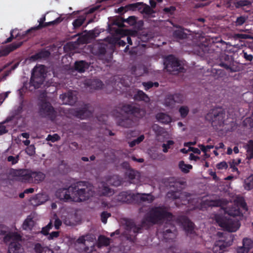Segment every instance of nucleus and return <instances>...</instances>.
Masks as SVG:
<instances>
[{"label":"nucleus","mask_w":253,"mask_h":253,"mask_svg":"<svg viewBox=\"0 0 253 253\" xmlns=\"http://www.w3.org/2000/svg\"><path fill=\"white\" fill-rule=\"evenodd\" d=\"M178 167L181 170L185 173H188L189 170L193 168L192 165L185 164L183 161H181L179 162Z\"/></svg>","instance_id":"34"},{"label":"nucleus","mask_w":253,"mask_h":253,"mask_svg":"<svg viewBox=\"0 0 253 253\" xmlns=\"http://www.w3.org/2000/svg\"><path fill=\"white\" fill-rule=\"evenodd\" d=\"M111 215V213L109 212H108L106 211H103L100 215L101 216V221L104 223L106 224L107 222V219L109 217H110Z\"/></svg>","instance_id":"49"},{"label":"nucleus","mask_w":253,"mask_h":253,"mask_svg":"<svg viewBox=\"0 0 253 253\" xmlns=\"http://www.w3.org/2000/svg\"><path fill=\"white\" fill-rule=\"evenodd\" d=\"M39 115L53 121L56 117V112L51 104L46 100H42L38 104Z\"/></svg>","instance_id":"6"},{"label":"nucleus","mask_w":253,"mask_h":253,"mask_svg":"<svg viewBox=\"0 0 253 253\" xmlns=\"http://www.w3.org/2000/svg\"><path fill=\"white\" fill-rule=\"evenodd\" d=\"M176 222L182 226L187 234H192L194 231V223L185 215H179L176 219Z\"/></svg>","instance_id":"13"},{"label":"nucleus","mask_w":253,"mask_h":253,"mask_svg":"<svg viewBox=\"0 0 253 253\" xmlns=\"http://www.w3.org/2000/svg\"><path fill=\"white\" fill-rule=\"evenodd\" d=\"M85 18L84 16H80L73 22V25L74 29H77L81 27L85 21Z\"/></svg>","instance_id":"42"},{"label":"nucleus","mask_w":253,"mask_h":253,"mask_svg":"<svg viewBox=\"0 0 253 253\" xmlns=\"http://www.w3.org/2000/svg\"><path fill=\"white\" fill-rule=\"evenodd\" d=\"M99 192L101 195L105 196H110L113 194V191L105 183H103L101 188H100Z\"/></svg>","instance_id":"30"},{"label":"nucleus","mask_w":253,"mask_h":253,"mask_svg":"<svg viewBox=\"0 0 253 253\" xmlns=\"http://www.w3.org/2000/svg\"><path fill=\"white\" fill-rule=\"evenodd\" d=\"M145 219L149 222L153 224H157L163 220H167L168 222L166 224H169L170 228L167 229V226L165 227L163 235L164 238L167 241L173 240L175 237L176 231L175 226L171 223L173 220L174 216L172 213L168 211L167 208L164 206H155L151 208L145 216Z\"/></svg>","instance_id":"1"},{"label":"nucleus","mask_w":253,"mask_h":253,"mask_svg":"<svg viewBox=\"0 0 253 253\" xmlns=\"http://www.w3.org/2000/svg\"><path fill=\"white\" fill-rule=\"evenodd\" d=\"M23 102H21L19 106L17 107V109L15 110V114L17 115H20V114L22 113V112H23Z\"/></svg>","instance_id":"64"},{"label":"nucleus","mask_w":253,"mask_h":253,"mask_svg":"<svg viewBox=\"0 0 253 253\" xmlns=\"http://www.w3.org/2000/svg\"><path fill=\"white\" fill-rule=\"evenodd\" d=\"M19 156L18 155L16 157L13 156H9L7 157V161L11 162L12 165H15L18 163L19 161Z\"/></svg>","instance_id":"57"},{"label":"nucleus","mask_w":253,"mask_h":253,"mask_svg":"<svg viewBox=\"0 0 253 253\" xmlns=\"http://www.w3.org/2000/svg\"><path fill=\"white\" fill-rule=\"evenodd\" d=\"M115 32L117 34H122V33L126 32V36H129L130 37L135 38L138 35V32L137 31L135 30H127L126 31H124V30L117 28L116 30H115Z\"/></svg>","instance_id":"36"},{"label":"nucleus","mask_w":253,"mask_h":253,"mask_svg":"<svg viewBox=\"0 0 253 253\" xmlns=\"http://www.w3.org/2000/svg\"><path fill=\"white\" fill-rule=\"evenodd\" d=\"M126 175L131 180H134L138 176V172L133 169H129L126 173Z\"/></svg>","instance_id":"39"},{"label":"nucleus","mask_w":253,"mask_h":253,"mask_svg":"<svg viewBox=\"0 0 253 253\" xmlns=\"http://www.w3.org/2000/svg\"><path fill=\"white\" fill-rule=\"evenodd\" d=\"M22 44V42H13L7 45L5 48L0 49V57L7 56L10 52L20 47Z\"/></svg>","instance_id":"19"},{"label":"nucleus","mask_w":253,"mask_h":253,"mask_svg":"<svg viewBox=\"0 0 253 253\" xmlns=\"http://www.w3.org/2000/svg\"><path fill=\"white\" fill-rule=\"evenodd\" d=\"M89 65L85 61L81 60L76 61L75 63V69L80 73L84 72L89 68Z\"/></svg>","instance_id":"24"},{"label":"nucleus","mask_w":253,"mask_h":253,"mask_svg":"<svg viewBox=\"0 0 253 253\" xmlns=\"http://www.w3.org/2000/svg\"><path fill=\"white\" fill-rule=\"evenodd\" d=\"M126 229L130 232L132 231L135 236L137 233L141 232L142 226L141 225L137 226L133 221L129 220L126 221Z\"/></svg>","instance_id":"21"},{"label":"nucleus","mask_w":253,"mask_h":253,"mask_svg":"<svg viewBox=\"0 0 253 253\" xmlns=\"http://www.w3.org/2000/svg\"><path fill=\"white\" fill-rule=\"evenodd\" d=\"M171 95L173 97V99L174 100L175 103H181L183 101V97L181 94L176 93Z\"/></svg>","instance_id":"52"},{"label":"nucleus","mask_w":253,"mask_h":253,"mask_svg":"<svg viewBox=\"0 0 253 253\" xmlns=\"http://www.w3.org/2000/svg\"><path fill=\"white\" fill-rule=\"evenodd\" d=\"M237 207H240L242 208L245 211H248V207L247 205V203H246L245 200L243 198H239L236 200Z\"/></svg>","instance_id":"45"},{"label":"nucleus","mask_w":253,"mask_h":253,"mask_svg":"<svg viewBox=\"0 0 253 253\" xmlns=\"http://www.w3.org/2000/svg\"><path fill=\"white\" fill-rule=\"evenodd\" d=\"M142 7L141 12L149 16L153 17V14L155 13V11L149 5L143 4V3L141 6Z\"/></svg>","instance_id":"33"},{"label":"nucleus","mask_w":253,"mask_h":253,"mask_svg":"<svg viewBox=\"0 0 253 253\" xmlns=\"http://www.w3.org/2000/svg\"><path fill=\"white\" fill-rule=\"evenodd\" d=\"M165 69L168 72L172 74H175L179 72H182L184 69L181 66L179 60L173 55H169L166 58L165 62Z\"/></svg>","instance_id":"11"},{"label":"nucleus","mask_w":253,"mask_h":253,"mask_svg":"<svg viewBox=\"0 0 253 253\" xmlns=\"http://www.w3.org/2000/svg\"><path fill=\"white\" fill-rule=\"evenodd\" d=\"M73 186H69L68 188H60L57 190L55 195L57 198L64 202L69 200L72 201Z\"/></svg>","instance_id":"14"},{"label":"nucleus","mask_w":253,"mask_h":253,"mask_svg":"<svg viewBox=\"0 0 253 253\" xmlns=\"http://www.w3.org/2000/svg\"><path fill=\"white\" fill-rule=\"evenodd\" d=\"M124 21L128 23L129 25L133 26L136 24V18L134 16L128 17L127 19H124Z\"/></svg>","instance_id":"51"},{"label":"nucleus","mask_w":253,"mask_h":253,"mask_svg":"<svg viewBox=\"0 0 253 253\" xmlns=\"http://www.w3.org/2000/svg\"><path fill=\"white\" fill-rule=\"evenodd\" d=\"M60 139V137L57 133H55L53 135L48 134L46 138L47 140L50 141L52 142H55L56 141L59 140Z\"/></svg>","instance_id":"50"},{"label":"nucleus","mask_w":253,"mask_h":253,"mask_svg":"<svg viewBox=\"0 0 253 253\" xmlns=\"http://www.w3.org/2000/svg\"><path fill=\"white\" fill-rule=\"evenodd\" d=\"M244 187L247 190H250L253 188V174H251L245 179Z\"/></svg>","instance_id":"37"},{"label":"nucleus","mask_w":253,"mask_h":253,"mask_svg":"<svg viewBox=\"0 0 253 253\" xmlns=\"http://www.w3.org/2000/svg\"><path fill=\"white\" fill-rule=\"evenodd\" d=\"M155 200V197L151 193L135 194V203L139 202H146L148 204L152 203Z\"/></svg>","instance_id":"17"},{"label":"nucleus","mask_w":253,"mask_h":253,"mask_svg":"<svg viewBox=\"0 0 253 253\" xmlns=\"http://www.w3.org/2000/svg\"><path fill=\"white\" fill-rule=\"evenodd\" d=\"M133 98L135 101H143L146 103L150 101V98L147 94L142 90L137 89L134 93Z\"/></svg>","instance_id":"23"},{"label":"nucleus","mask_w":253,"mask_h":253,"mask_svg":"<svg viewBox=\"0 0 253 253\" xmlns=\"http://www.w3.org/2000/svg\"><path fill=\"white\" fill-rule=\"evenodd\" d=\"M246 20L245 17L241 16L238 17L235 21L236 26H241L242 25Z\"/></svg>","instance_id":"58"},{"label":"nucleus","mask_w":253,"mask_h":253,"mask_svg":"<svg viewBox=\"0 0 253 253\" xmlns=\"http://www.w3.org/2000/svg\"><path fill=\"white\" fill-rule=\"evenodd\" d=\"M32 180L34 179L35 182L39 183L42 181L45 177V174L40 171H32Z\"/></svg>","instance_id":"28"},{"label":"nucleus","mask_w":253,"mask_h":253,"mask_svg":"<svg viewBox=\"0 0 253 253\" xmlns=\"http://www.w3.org/2000/svg\"><path fill=\"white\" fill-rule=\"evenodd\" d=\"M199 147L204 153H206L208 151V150L213 148L214 146L213 145H207L206 146H205L204 145H201L199 146Z\"/></svg>","instance_id":"62"},{"label":"nucleus","mask_w":253,"mask_h":253,"mask_svg":"<svg viewBox=\"0 0 253 253\" xmlns=\"http://www.w3.org/2000/svg\"><path fill=\"white\" fill-rule=\"evenodd\" d=\"M124 19L122 18L116 19L113 21V25L118 26V28H123L125 27L124 23L125 22Z\"/></svg>","instance_id":"53"},{"label":"nucleus","mask_w":253,"mask_h":253,"mask_svg":"<svg viewBox=\"0 0 253 253\" xmlns=\"http://www.w3.org/2000/svg\"><path fill=\"white\" fill-rule=\"evenodd\" d=\"M121 110L129 116L119 119L118 124L126 128L133 126L136 121L144 117L146 113L144 108L134 103L124 104L122 106Z\"/></svg>","instance_id":"2"},{"label":"nucleus","mask_w":253,"mask_h":253,"mask_svg":"<svg viewBox=\"0 0 253 253\" xmlns=\"http://www.w3.org/2000/svg\"><path fill=\"white\" fill-rule=\"evenodd\" d=\"M110 239L103 235H100L98 239V246L101 247L102 246L107 247L110 245Z\"/></svg>","instance_id":"32"},{"label":"nucleus","mask_w":253,"mask_h":253,"mask_svg":"<svg viewBox=\"0 0 253 253\" xmlns=\"http://www.w3.org/2000/svg\"><path fill=\"white\" fill-rule=\"evenodd\" d=\"M233 38L235 40H241V39H250L251 38V35L248 34H234L233 35Z\"/></svg>","instance_id":"47"},{"label":"nucleus","mask_w":253,"mask_h":253,"mask_svg":"<svg viewBox=\"0 0 253 253\" xmlns=\"http://www.w3.org/2000/svg\"><path fill=\"white\" fill-rule=\"evenodd\" d=\"M232 240L227 242L223 240H218L215 242L212 248L213 252L214 253H223L227 247L232 245Z\"/></svg>","instance_id":"16"},{"label":"nucleus","mask_w":253,"mask_h":253,"mask_svg":"<svg viewBox=\"0 0 253 253\" xmlns=\"http://www.w3.org/2000/svg\"><path fill=\"white\" fill-rule=\"evenodd\" d=\"M34 221L31 217H28L24 221L22 227L24 230H31L34 226Z\"/></svg>","instance_id":"31"},{"label":"nucleus","mask_w":253,"mask_h":253,"mask_svg":"<svg viewBox=\"0 0 253 253\" xmlns=\"http://www.w3.org/2000/svg\"><path fill=\"white\" fill-rule=\"evenodd\" d=\"M44 247H42L40 243H37L35 245L34 250L37 253H43Z\"/></svg>","instance_id":"59"},{"label":"nucleus","mask_w":253,"mask_h":253,"mask_svg":"<svg viewBox=\"0 0 253 253\" xmlns=\"http://www.w3.org/2000/svg\"><path fill=\"white\" fill-rule=\"evenodd\" d=\"M179 112L180 114V116L182 118H185L189 112V108L186 106H182L179 108Z\"/></svg>","instance_id":"44"},{"label":"nucleus","mask_w":253,"mask_h":253,"mask_svg":"<svg viewBox=\"0 0 253 253\" xmlns=\"http://www.w3.org/2000/svg\"><path fill=\"white\" fill-rule=\"evenodd\" d=\"M63 20V18L61 17H57L56 19L54 20H53L52 21L45 22V15H43L38 20V22L39 23V24L37 26H35L34 27H32L31 28L28 29V30L24 32L22 35L21 36V39H24L26 37H27L28 38H31L35 35L33 33L36 31L41 30L42 28L53 26V25H56L60 23H61Z\"/></svg>","instance_id":"4"},{"label":"nucleus","mask_w":253,"mask_h":253,"mask_svg":"<svg viewBox=\"0 0 253 253\" xmlns=\"http://www.w3.org/2000/svg\"><path fill=\"white\" fill-rule=\"evenodd\" d=\"M164 104L167 107H173L175 105L173 97L171 94L167 95L165 99Z\"/></svg>","instance_id":"38"},{"label":"nucleus","mask_w":253,"mask_h":253,"mask_svg":"<svg viewBox=\"0 0 253 253\" xmlns=\"http://www.w3.org/2000/svg\"><path fill=\"white\" fill-rule=\"evenodd\" d=\"M174 143L173 141L169 140L167 142V143L163 144L162 147L163 148V152L164 153L168 152V150L170 148V146L173 145Z\"/></svg>","instance_id":"48"},{"label":"nucleus","mask_w":253,"mask_h":253,"mask_svg":"<svg viewBox=\"0 0 253 253\" xmlns=\"http://www.w3.org/2000/svg\"><path fill=\"white\" fill-rule=\"evenodd\" d=\"M207 118H210L213 126H223L226 124L227 115L224 109L221 108H217L212 110L211 112L207 115Z\"/></svg>","instance_id":"5"},{"label":"nucleus","mask_w":253,"mask_h":253,"mask_svg":"<svg viewBox=\"0 0 253 253\" xmlns=\"http://www.w3.org/2000/svg\"><path fill=\"white\" fill-rule=\"evenodd\" d=\"M14 32V30H12L11 31V32H10V36L6 40V41L4 42V43H7L10 42L13 39H16V38L20 37V34L19 33H18L15 36V37H14V35H13Z\"/></svg>","instance_id":"56"},{"label":"nucleus","mask_w":253,"mask_h":253,"mask_svg":"<svg viewBox=\"0 0 253 253\" xmlns=\"http://www.w3.org/2000/svg\"><path fill=\"white\" fill-rule=\"evenodd\" d=\"M22 237L16 232H10L4 237V241L6 243L10 242L8 246L9 253H22L23 249L19 242Z\"/></svg>","instance_id":"3"},{"label":"nucleus","mask_w":253,"mask_h":253,"mask_svg":"<svg viewBox=\"0 0 253 253\" xmlns=\"http://www.w3.org/2000/svg\"><path fill=\"white\" fill-rule=\"evenodd\" d=\"M46 75V72L44 65L35 66L32 72L31 84L35 87H39L43 83Z\"/></svg>","instance_id":"8"},{"label":"nucleus","mask_w":253,"mask_h":253,"mask_svg":"<svg viewBox=\"0 0 253 253\" xmlns=\"http://www.w3.org/2000/svg\"><path fill=\"white\" fill-rule=\"evenodd\" d=\"M10 174L14 177H17L19 181L23 182H30L32 181V170L27 169H12Z\"/></svg>","instance_id":"12"},{"label":"nucleus","mask_w":253,"mask_h":253,"mask_svg":"<svg viewBox=\"0 0 253 253\" xmlns=\"http://www.w3.org/2000/svg\"><path fill=\"white\" fill-rule=\"evenodd\" d=\"M142 2H136L133 3L128 4L126 5L125 8L126 10H136L137 9L140 10L142 7H141Z\"/></svg>","instance_id":"35"},{"label":"nucleus","mask_w":253,"mask_h":253,"mask_svg":"<svg viewBox=\"0 0 253 253\" xmlns=\"http://www.w3.org/2000/svg\"><path fill=\"white\" fill-rule=\"evenodd\" d=\"M215 220L219 226L225 230L230 232L236 231L240 227V224L238 220L231 218H227L220 214L215 216Z\"/></svg>","instance_id":"7"},{"label":"nucleus","mask_w":253,"mask_h":253,"mask_svg":"<svg viewBox=\"0 0 253 253\" xmlns=\"http://www.w3.org/2000/svg\"><path fill=\"white\" fill-rule=\"evenodd\" d=\"M115 200L122 203H135V194L130 192L123 191L116 196Z\"/></svg>","instance_id":"15"},{"label":"nucleus","mask_w":253,"mask_h":253,"mask_svg":"<svg viewBox=\"0 0 253 253\" xmlns=\"http://www.w3.org/2000/svg\"><path fill=\"white\" fill-rule=\"evenodd\" d=\"M91 113L88 110L87 105H85L84 107L77 109L74 112L75 116L81 119H84L86 117L91 115Z\"/></svg>","instance_id":"22"},{"label":"nucleus","mask_w":253,"mask_h":253,"mask_svg":"<svg viewBox=\"0 0 253 253\" xmlns=\"http://www.w3.org/2000/svg\"><path fill=\"white\" fill-rule=\"evenodd\" d=\"M167 196L175 200L176 206L180 207L181 205H186L189 203L191 194L186 192L171 191L168 193Z\"/></svg>","instance_id":"9"},{"label":"nucleus","mask_w":253,"mask_h":253,"mask_svg":"<svg viewBox=\"0 0 253 253\" xmlns=\"http://www.w3.org/2000/svg\"><path fill=\"white\" fill-rule=\"evenodd\" d=\"M90 85L95 89H101L103 87L104 84L102 82L98 79L93 80L91 81Z\"/></svg>","instance_id":"41"},{"label":"nucleus","mask_w":253,"mask_h":253,"mask_svg":"<svg viewBox=\"0 0 253 253\" xmlns=\"http://www.w3.org/2000/svg\"><path fill=\"white\" fill-rule=\"evenodd\" d=\"M252 4L249 0H240L234 2V4L236 8H239L245 6H249Z\"/></svg>","instance_id":"40"},{"label":"nucleus","mask_w":253,"mask_h":253,"mask_svg":"<svg viewBox=\"0 0 253 253\" xmlns=\"http://www.w3.org/2000/svg\"><path fill=\"white\" fill-rule=\"evenodd\" d=\"M26 152L29 156H33L35 153V147L34 145H29L26 149Z\"/></svg>","instance_id":"54"},{"label":"nucleus","mask_w":253,"mask_h":253,"mask_svg":"<svg viewBox=\"0 0 253 253\" xmlns=\"http://www.w3.org/2000/svg\"><path fill=\"white\" fill-rule=\"evenodd\" d=\"M59 236V232L58 231L52 232L48 237V239L50 240L53 239L54 238H57Z\"/></svg>","instance_id":"63"},{"label":"nucleus","mask_w":253,"mask_h":253,"mask_svg":"<svg viewBox=\"0 0 253 253\" xmlns=\"http://www.w3.org/2000/svg\"><path fill=\"white\" fill-rule=\"evenodd\" d=\"M50 55V52L45 49H42L40 51L31 56V59L35 61L40 59L46 58Z\"/></svg>","instance_id":"26"},{"label":"nucleus","mask_w":253,"mask_h":253,"mask_svg":"<svg viewBox=\"0 0 253 253\" xmlns=\"http://www.w3.org/2000/svg\"><path fill=\"white\" fill-rule=\"evenodd\" d=\"M176 8L173 6H170L168 7H165L163 9L164 12L166 14L172 15L175 11Z\"/></svg>","instance_id":"55"},{"label":"nucleus","mask_w":253,"mask_h":253,"mask_svg":"<svg viewBox=\"0 0 253 253\" xmlns=\"http://www.w3.org/2000/svg\"><path fill=\"white\" fill-rule=\"evenodd\" d=\"M5 122L0 123V134L2 135L8 132V130L6 129L4 124Z\"/></svg>","instance_id":"61"},{"label":"nucleus","mask_w":253,"mask_h":253,"mask_svg":"<svg viewBox=\"0 0 253 253\" xmlns=\"http://www.w3.org/2000/svg\"><path fill=\"white\" fill-rule=\"evenodd\" d=\"M226 212L230 216L235 217L243 215L240 209L237 206H234L226 211Z\"/></svg>","instance_id":"29"},{"label":"nucleus","mask_w":253,"mask_h":253,"mask_svg":"<svg viewBox=\"0 0 253 253\" xmlns=\"http://www.w3.org/2000/svg\"><path fill=\"white\" fill-rule=\"evenodd\" d=\"M143 86L144 87V89L146 90H148V89L151 88L153 86L157 87L159 86V83L158 82H153L151 81H149L147 82H143L142 83Z\"/></svg>","instance_id":"43"},{"label":"nucleus","mask_w":253,"mask_h":253,"mask_svg":"<svg viewBox=\"0 0 253 253\" xmlns=\"http://www.w3.org/2000/svg\"><path fill=\"white\" fill-rule=\"evenodd\" d=\"M216 168L218 169H226L228 168V165L226 162L223 161L217 164Z\"/></svg>","instance_id":"60"},{"label":"nucleus","mask_w":253,"mask_h":253,"mask_svg":"<svg viewBox=\"0 0 253 253\" xmlns=\"http://www.w3.org/2000/svg\"><path fill=\"white\" fill-rule=\"evenodd\" d=\"M253 248V241L251 239L245 238L243 240V246L237 249V253H248Z\"/></svg>","instance_id":"18"},{"label":"nucleus","mask_w":253,"mask_h":253,"mask_svg":"<svg viewBox=\"0 0 253 253\" xmlns=\"http://www.w3.org/2000/svg\"><path fill=\"white\" fill-rule=\"evenodd\" d=\"M247 152L250 159H253V139L250 140L247 145Z\"/></svg>","instance_id":"46"},{"label":"nucleus","mask_w":253,"mask_h":253,"mask_svg":"<svg viewBox=\"0 0 253 253\" xmlns=\"http://www.w3.org/2000/svg\"><path fill=\"white\" fill-rule=\"evenodd\" d=\"M93 195V191L86 187L83 188H79L77 186H73L72 201L80 202L88 200Z\"/></svg>","instance_id":"10"},{"label":"nucleus","mask_w":253,"mask_h":253,"mask_svg":"<svg viewBox=\"0 0 253 253\" xmlns=\"http://www.w3.org/2000/svg\"><path fill=\"white\" fill-rule=\"evenodd\" d=\"M156 117L159 122L165 124H168L171 121V117L165 113H158Z\"/></svg>","instance_id":"27"},{"label":"nucleus","mask_w":253,"mask_h":253,"mask_svg":"<svg viewBox=\"0 0 253 253\" xmlns=\"http://www.w3.org/2000/svg\"><path fill=\"white\" fill-rule=\"evenodd\" d=\"M230 57L227 54H224L221 56L220 62L219 65L224 68L229 70L231 69Z\"/></svg>","instance_id":"25"},{"label":"nucleus","mask_w":253,"mask_h":253,"mask_svg":"<svg viewBox=\"0 0 253 253\" xmlns=\"http://www.w3.org/2000/svg\"><path fill=\"white\" fill-rule=\"evenodd\" d=\"M60 98L62 99L63 103L70 105H74L77 101V97L72 92L62 94Z\"/></svg>","instance_id":"20"}]
</instances>
